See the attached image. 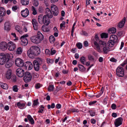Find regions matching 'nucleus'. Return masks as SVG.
<instances>
[{"label": "nucleus", "instance_id": "obj_33", "mask_svg": "<svg viewBox=\"0 0 127 127\" xmlns=\"http://www.w3.org/2000/svg\"><path fill=\"white\" fill-rule=\"evenodd\" d=\"M21 4L24 5H27L29 3V0H21Z\"/></svg>", "mask_w": 127, "mask_h": 127}, {"label": "nucleus", "instance_id": "obj_2", "mask_svg": "<svg viewBox=\"0 0 127 127\" xmlns=\"http://www.w3.org/2000/svg\"><path fill=\"white\" fill-rule=\"evenodd\" d=\"M13 57L12 54L8 53L4 54L1 53L0 54V64L3 65L5 64L7 60L11 59V57Z\"/></svg>", "mask_w": 127, "mask_h": 127}, {"label": "nucleus", "instance_id": "obj_39", "mask_svg": "<svg viewBox=\"0 0 127 127\" xmlns=\"http://www.w3.org/2000/svg\"><path fill=\"white\" fill-rule=\"evenodd\" d=\"M54 86L53 85H50L48 88V91L49 92H51L53 91L54 89Z\"/></svg>", "mask_w": 127, "mask_h": 127}, {"label": "nucleus", "instance_id": "obj_49", "mask_svg": "<svg viewBox=\"0 0 127 127\" xmlns=\"http://www.w3.org/2000/svg\"><path fill=\"white\" fill-rule=\"evenodd\" d=\"M71 112H72L78 113L79 112V110L77 109L72 108L71 109Z\"/></svg>", "mask_w": 127, "mask_h": 127}, {"label": "nucleus", "instance_id": "obj_25", "mask_svg": "<svg viewBox=\"0 0 127 127\" xmlns=\"http://www.w3.org/2000/svg\"><path fill=\"white\" fill-rule=\"evenodd\" d=\"M33 66L35 70L36 71H38L39 69L40 64L35 62H33Z\"/></svg>", "mask_w": 127, "mask_h": 127}, {"label": "nucleus", "instance_id": "obj_37", "mask_svg": "<svg viewBox=\"0 0 127 127\" xmlns=\"http://www.w3.org/2000/svg\"><path fill=\"white\" fill-rule=\"evenodd\" d=\"M31 10L32 11V14L34 15H36L37 13V12L35 8L33 6L31 7Z\"/></svg>", "mask_w": 127, "mask_h": 127}, {"label": "nucleus", "instance_id": "obj_5", "mask_svg": "<svg viewBox=\"0 0 127 127\" xmlns=\"http://www.w3.org/2000/svg\"><path fill=\"white\" fill-rule=\"evenodd\" d=\"M118 43L117 36L115 35H111L108 44L110 47H113L115 44Z\"/></svg>", "mask_w": 127, "mask_h": 127}, {"label": "nucleus", "instance_id": "obj_48", "mask_svg": "<svg viewBox=\"0 0 127 127\" xmlns=\"http://www.w3.org/2000/svg\"><path fill=\"white\" fill-rule=\"evenodd\" d=\"M15 29L16 30L20 32L21 27L18 25L16 26L15 27Z\"/></svg>", "mask_w": 127, "mask_h": 127}, {"label": "nucleus", "instance_id": "obj_31", "mask_svg": "<svg viewBox=\"0 0 127 127\" xmlns=\"http://www.w3.org/2000/svg\"><path fill=\"white\" fill-rule=\"evenodd\" d=\"M41 29L44 32H47L49 31V28L46 27L45 25H43L42 26Z\"/></svg>", "mask_w": 127, "mask_h": 127}, {"label": "nucleus", "instance_id": "obj_26", "mask_svg": "<svg viewBox=\"0 0 127 127\" xmlns=\"http://www.w3.org/2000/svg\"><path fill=\"white\" fill-rule=\"evenodd\" d=\"M33 62L40 65L42 63L43 60L41 58H38L36 59V60L34 61Z\"/></svg>", "mask_w": 127, "mask_h": 127}, {"label": "nucleus", "instance_id": "obj_11", "mask_svg": "<svg viewBox=\"0 0 127 127\" xmlns=\"http://www.w3.org/2000/svg\"><path fill=\"white\" fill-rule=\"evenodd\" d=\"M15 62L16 65L18 67H22L24 65L23 60L20 58L16 59L15 60Z\"/></svg>", "mask_w": 127, "mask_h": 127}, {"label": "nucleus", "instance_id": "obj_10", "mask_svg": "<svg viewBox=\"0 0 127 127\" xmlns=\"http://www.w3.org/2000/svg\"><path fill=\"white\" fill-rule=\"evenodd\" d=\"M123 119L121 117H119L115 120L114 121V124L116 127H118L122 124Z\"/></svg>", "mask_w": 127, "mask_h": 127}, {"label": "nucleus", "instance_id": "obj_32", "mask_svg": "<svg viewBox=\"0 0 127 127\" xmlns=\"http://www.w3.org/2000/svg\"><path fill=\"white\" fill-rule=\"evenodd\" d=\"M78 66L79 68V70L80 71L82 72H84L85 71L86 69L83 65L79 64L78 65Z\"/></svg>", "mask_w": 127, "mask_h": 127}, {"label": "nucleus", "instance_id": "obj_19", "mask_svg": "<svg viewBox=\"0 0 127 127\" xmlns=\"http://www.w3.org/2000/svg\"><path fill=\"white\" fill-rule=\"evenodd\" d=\"M29 10L27 8H26L25 10L22 11L21 12L22 16L24 17H26L29 15Z\"/></svg>", "mask_w": 127, "mask_h": 127}, {"label": "nucleus", "instance_id": "obj_62", "mask_svg": "<svg viewBox=\"0 0 127 127\" xmlns=\"http://www.w3.org/2000/svg\"><path fill=\"white\" fill-rule=\"evenodd\" d=\"M96 101H92L90 102L89 103V105H91L93 104H94L96 103Z\"/></svg>", "mask_w": 127, "mask_h": 127}, {"label": "nucleus", "instance_id": "obj_51", "mask_svg": "<svg viewBox=\"0 0 127 127\" xmlns=\"http://www.w3.org/2000/svg\"><path fill=\"white\" fill-rule=\"evenodd\" d=\"M47 63H52L54 61L52 59H47Z\"/></svg>", "mask_w": 127, "mask_h": 127}, {"label": "nucleus", "instance_id": "obj_60", "mask_svg": "<svg viewBox=\"0 0 127 127\" xmlns=\"http://www.w3.org/2000/svg\"><path fill=\"white\" fill-rule=\"evenodd\" d=\"M95 39L96 40L95 41H96L97 43V42L99 41V38L97 34H96L95 35ZM95 41L94 42H95Z\"/></svg>", "mask_w": 127, "mask_h": 127}, {"label": "nucleus", "instance_id": "obj_58", "mask_svg": "<svg viewBox=\"0 0 127 127\" xmlns=\"http://www.w3.org/2000/svg\"><path fill=\"white\" fill-rule=\"evenodd\" d=\"M111 107L113 109H115L116 108V106L115 104H112L111 106Z\"/></svg>", "mask_w": 127, "mask_h": 127}, {"label": "nucleus", "instance_id": "obj_64", "mask_svg": "<svg viewBox=\"0 0 127 127\" xmlns=\"http://www.w3.org/2000/svg\"><path fill=\"white\" fill-rule=\"evenodd\" d=\"M42 67L43 69L45 70H46L48 68V67L46 66V65L45 64L43 65Z\"/></svg>", "mask_w": 127, "mask_h": 127}, {"label": "nucleus", "instance_id": "obj_56", "mask_svg": "<svg viewBox=\"0 0 127 127\" xmlns=\"http://www.w3.org/2000/svg\"><path fill=\"white\" fill-rule=\"evenodd\" d=\"M110 60L111 62H116L117 61V59H115L113 57H112L110 58Z\"/></svg>", "mask_w": 127, "mask_h": 127}, {"label": "nucleus", "instance_id": "obj_28", "mask_svg": "<svg viewBox=\"0 0 127 127\" xmlns=\"http://www.w3.org/2000/svg\"><path fill=\"white\" fill-rule=\"evenodd\" d=\"M99 46L100 47V48L106 46V44L105 42L103 41L99 40V44H98Z\"/></svg>", "mask_w": 127, "mask_h": 127}, {"label": "nucleus", "instance_id": "obj_17", "mask_svg": "<svg viewBox=\"0 0 127 127\" xmlns=\"http://www.w3.org/2000/svg\"><path fill=\"white\" fill-rule=\"evenodd\" d=\"M7 44L5 42H2L0 43V48L3 50H6L7 48Z\"/></svg>", "mask_w": 127, "mask_h": 127}, {"label": "nucleus", "instance_id": "obj_23", "mask_svg": "<svg viewBox=\"0 0 127 127\" xmlns=\"http://www.w3.org/2000/svg\"><path fill=\"white\" fill-rule=\"evenodd\" d=\"M6 76V78L8 79H9L11 77V70L10 69L8 70Z\"/></svg>", "mask_w": 127, "mask_h": 127}, {"label": "nucleus", "instance_id": "obj_34", "mask_svg": "<svg viewBox=\"0 0 127 127\" xmlns=\"http://www.w3.org/2000/svg\"><path fill=\"white\" fill-rule=\"evenodd\" d=\"M49 40L50 43H53L55 41V39L54 36L52 35L50 36Z\"/></svg>", "mask_w": 127, "mask_h": 127}, {"label": "nucleus", "instance_id": "obj_43", "mask_svg": "<svg viewBox=\"0 0 127 127\" xmlns=\"http://www.w3.org/2000/svg\"><path fill=\"white\" fill-rule=\"evenodd\" d=\"M109 30V31H110L113 33H115L116 32V29L114 28H112L110 29Z\"/></svg>", "mask_w": 127, "mask_h": 127}, {"label": "nucleus", "instance_id": "obj_46", "mask_svg": "<svg viewBox=\"0 0 127 127\" xmlns=\"http://www.w3.org/2000/svg\"><path fill=\"white\" fill-rule=\"evenodd\" d=\"M33 5L35 6H37L38 4V1L37 0H33Z\"/></svg>", "mask_w": 127, "mask_h": 127}, {"label": "nucleus", "instance_id": "obj_14", "mask_svg": "<svg viewBox=\"0 0 127 127\" xmlns=\"http://www.w3.org/2000/svg\"><path fill=\"white\" fill-rule=\"evenodd\" d=\"M45 13L47 17L49 19L51 18L53 16V15L50 10L48 8H47L45 10Z\"/></svg>", "mask_w": 127, "mask_h": 127}, {"label": "nucleus", "instance_id": "obj_1", "mask_svg": "<svg viewBox=\"0 0 127 127\" xmlns=\"http://www.w3.org/2000/svg\"><path fill=\"white\" fill-rule=\"evenodd\" d=\"M40 52V49L38 47L32 46L28 50L27 54L30 58H32L35 56L39 55Z\"/></svg>", "mask_w": 127, "mask_h": 127}, {"label": "nucleus", "instance_id": "obj_35", "mask_svg": "<svg viewBox=\"0 0 127 127\" xmlns=\"http://www.w3.org/2000/svg\"><path fill=\"white\" fill-rule=\"evenodd\" d=\"M25 104L24 103H21L19 102L17 103V105L18 107L20 109L23 108L25 106Z\"/></svg>", "mask_w": 127, "mask_h": 127}, {"label": "nucleus", "instance_id": "obj_21", "mask_svg": "<svg viewBox=\"0 0 127 127\" xmlns=\"http://www.w3.org/2000/svg\"><path fill=\"white\" fill-rule=\"evenodd\" d=\"M36 37L37 40H39L38 41L39 43H40L41 41H42L43 39V36L42 34L38 31L37 32Z\"/></svg>", "mask_w": 127, "mask_h": 127}, {"label": "nucleus", "instance_id": "obj_6", "mask_svg": "<svg viewBox=\"0 0 127 127\" xmlns=\"http://www.w3.org/2000/svg\"><path fill=\"white\" fill-rule=\"evenodd\" d=\"M32 79V76L31 74L29 72H26L23 77L24 82L26 83L29 82L31 81Z\"/></svg>", "mask_w": 127, "mask_h": 127}, {"label": "nucleus", "instance_id": "obj_24", "mask_svg": "<svg viewBox=\"0 0 127 127\" xmlns=\"http://www.w3.org/2000/svg\"><path fill=\"white\" fill-rule=\"evenodd\" d=\"M5 10L2 7H0V16H3L5 14Z\"/></svg>", "mask_w": 127, "mask_h": 127}, {"label": "nucleus", "instance_id": "obj_50", "mask_svg": "<svg viewBox=\"0 0 127 127\" xmlns=\"http://www.w3.org/2000/svg\"><path fill=\"white\" fill-rule=\"evenodd\" d=\"M13 91L16 92L18 91V89L17 88V86L16 85H14L13 87Z\"/></svg>", "mask_w": 127, "mask_h": 127}, {"label": "nucleus", "instance_id": "obj_13", "mask_svg": "<svg viewBox=\"0 0 127 127\" xmlns=\"http://www.w3.org/2000/svg\"><path fill=\"white\" fill-rule=\"evenodd\" d=\"M51 9L54 16H56L58 14V10L56 6L54 4L52 5L51 6Z\"/></svg>", "mask_w": 127, "mask_h": 127}, {"label": "nucleus", "instance_id": "obj_40", "mask_svg": "<svg viewBox=\"0 0 127 127\" xmlns=\"http://www.w3.org/2000/svg\"><path fill=\"white\" fill-rule=\"evenodd\" d=\"M39 103L38 102V99H37L33 101L32 106L34 107L35 106H36Z\"/></svg>", "mask_w": 127, "mask_h": 127}, {"label": "nucleus", "instance_id": "obj_52", "mask_svg": "<svg viewBox=\"0 0 127 127\" xmlns=\"http://www.w3.org/2000/svg\"><path fill=\"white\" fill-rule=\"evenodd\" d=\"M81 34L85 36H87L88 35V33L85 31H82L81 32Z\"/></svg>", "mask_w": 127, "mask_h": 127}, {"label": "nucleus", "instance_id": "obj_4", "mask_svg": "<svg viewBox=\"0 0 127 127\" xmlns=\"http://www.w3.org/2000/svg\"><path fill=\"white\" fill-rule=\"evenodd\" d=\"M94 45L95 46L97 50L100 53L103 52L105 54H107L108 52L111 51L109 47L106 46L100 48V47L98 45L96 41L94 42Z\"/></svg>", "mask_w": 127, "mask_h": 127}, {"label": "nucleus", "instance_id": "obj_22", "mask_svg": "<svg viewBox=\"0 0 127 127\" xmlns=\"http://www.w3.org/2000/svg\"><path fill=\"white\" fill-rule=\"evenodd\" d=\"M126 21V18L124 17L122 21L118 24V27L121 28L123 27L124 26Z\"/></svg>", "mask_w": 127, "mask_h": 127}, {"label": "nucleus", "instance_id": "obj_7", "mask_svg": "<svg viewBox=\"0 0 127 127\" xmlns=\"http://www.w3.org/2000/svg\"><path fill=\"white\" fill-rule=\"evenodd\" d=\"M116 74L119 77H123L124 75V70L122 67H118L116 69Z\"/></svg>", "mask_w": 127, "mask_h": 127}, {"label": "nucleus", "instance_id": "obj_30", "mask_svg": "<svg viewBox=\"0 0 127 127\" xmlns=\"http://www.w3.org/2000/svg\"><path fill=\"white\" fill-rule=\"evenodd\" d=\"M27 117L28 120L32 124H33L34 123V120L30 115H28Z\"/></svg>", "mask_w": 127, "mask_h": 127}, {"label": "nucleus", "instance_id": "obj_41", "mask_svg": "<svg viewBox=\"0 0 127 127\" xmlns=\"http://www.w3.org/2000/svg\"><path fill=\"white\" fill-rule=\"evenodd\" d=\"M101 37L102 38H106L108 37V34L105 33H102L101 34Z\"/></svg>", "mask_w": 127, "mask_h": 127}, {"label": "nucleus", "instance_id": "obj_45", "mask_svg": "<svg viewBox=\"0 0 127 127\" xmlns=\"http://www.w3.org/2000/svg\"><path fill=\"white\" fill-rule=\"evenodd\" d=\"M16 76L15 75H12L11 76V78L13 82H15L16 81Z\"/></svg>", "mask_w": 127, "mask_h": 127}, {"label": "nucleus", "instance_id": "obj_20", "mask_svg": "<svg viewBox=\"0 0 127 127\" xmlns=\"http://www.w3.org/2000/svg\"><path fill=\"white\" fill-rule=\"evenodd\" d=\"M32 23L33 25L34 29L35 30H37L38 28V23L36 20L35 19H33L32 21Z\"/></svg>", "mask_w": 127, "mask_h": 127}, {"label": "nucleus", "instance_id": "obj_61", "mask_svg": "<svg viewBox=\"0 0 127 127\" xmlns=\"http://www.w3.org/2000/svg\"><path fill=\"white\" fill-rule=\"evenodd\" d=\"M126 64H127V59H126L124 61L123 63H122L121 64V65L122 66H124Z\"/></svg>", "mask_w": 127, "mask_h": 127}, {"label": "nucleus", "instance_id": "obj_29", "mask_svg": "<svg viewBox=\"0 0 127 127\" xmlns=\"http://www.w3.org/2000/svg\"><path fill=\"white\" fill-rule=\"evenodd\" d=\"M0 86L3 89H7L8 88L7 85L6 83L2 82H0Z\"/></svg>", "mask_w": 127, "mask_h": 127}, {"label": "nucleus", "instance_id": "obj_18", "mask_svg": "<svg viewBox=\"0 0 127 127\" xmlns=\"http://www.w3.org/2000/svg\"><path fill=\"white\" fill-rule=\"evenodd\" d=\"M8 59L7 60L5 64V66L7 68H9L13 65L14 62L11 60Z\"/></svg>", "mask_w": 127, "mask_h": 127}, {"label": "nucleus", "instance_id": "obj_38", "mask_svg": "<svg viewBox=\"0 0 127 127\" xmlns=\"http://www.w3.org/2000/svg\"><path fill=\"white\" fill-rule=\"evenodd\" d=\"M80 61L83 64H85V62L86 61V58L83 56L80 59Z\"/></svg>", "mask_w": 127, "mask_h": 127}, {"label": "nucleus", "instance_id": "obj_44", "mask_svg": "<svg viewBox=\"0 0 127 127\" xmlns=\"http://www.w3.org/2000/svg\"><path fill=\"white\" fill-rule=\"evenodd\" d=\"M88 58L89 60L93 61L94 60V57L91 55L90 54L88 55Z\"/></svg>", "mask_w": 127, "mask_h": 127}, {"label": "nucleus", "instance_id": "obj_15", "mask_svg": "<svg viewBox=\"0 0 127 127\" xmlns=\"http://www.w3.org/2000/svg\"><path fill=\"white\" fill-rule=\"evenodd\" d=\"M11 28V24L9 21L6 22L4 24V30L7 31H10Z\"/></svg>", "mask_w": 127, "mask_h": 127}, {"label": "nucleus", "instance_id": "obj_57", "mask_svg": "<svg viewBox=\"0 0 127 127\" xmlns=\"http://www.w3.org/2000/svg\"><path fill=\"white\" fill-rule=\"evenodd\" d=\"M41 86L40 84L39 83H37L35 85V87L36 89L40 88Z\"/></svg>", "mask_w": 127, "mask_h": 127}, {"label": "nucleus", "instance_id": "obj_9", "mask_svg": "<svg viewBox=\"0 0 127 127\" xmlns=\"http://www.w3.org/2000/svg\"><path fill=\"white\" fill-rule=\"evenodd\" d=\"M16 73L18 76L21 77L24 76V74L25 73V71L23 69L19 68L16 69Z\"/></svg>", "mask_w": 127, "mask_h": 127}, {"label": "nucleus", "instance_id": "obj_16", "mask_svg": "<svg viewBox=\"0 0 127 127\" xmlns=\"http://www.w3.org/2000/svg\"><path fill=\"white\" fill-rule=\"evenodd\" d=\"M24 66L25 67L26 69L28 70H30L32 68L33 66L32 63L29 62H27L24 63Z\"/></svg>", "mask_w": 127, "mask_h": 127}, {"label": "nucleus", "instance_id": "obj_47", "mask_svg": "<svg viewBox=\"0 0 127 127\" xmlns=\"http://www.w3.org/2000/svg\"><path fill=\"white\" fill-rule=\"evenodd\" d=\"M77 47L79 49H81L82 47V45L81 43H80L79 42L77 43L76 44Z\"/></svg>", "mask_w": 127, "mask_h": 127}, {"label": "nucleus", "instance_id": "obj_3", "mask_svg": "<svg viewBox=\"0 0 127 127\" xmlns=\"http://www.w3.org/2000/svg\"><path fill=\"white\" fill-rule=\"evenodd\" d=\"M38 22L41 24L43 23L46 25H48L50 23V20L47 17L46 15L43 16L42 15H39L38 17Z\"/></svg>", "mask_w": 127, "mask_h": 127}, {"label": "nucleus", "instance_id": "obj_59", "mask_svg": "<svg viewBox=\"0 0 127 127\" xmlns=\"http://www.w3.org/2000/svg\"><path fill=\"white\" fill-rule=\"evenodd\" d=\"M53 48L51 49V55H53L55 54L56 52V51L54 50H53Z\"/></svg>", "mask_w": 127, "mask_h": 127}, {"label": "nucleus", "instance_id": "obj_55", "mask_svg": "<svg viewBox=\"0 0 127 127\" xmlns=\"http://www.w3.org/2000/svg\"><path fill=\"white\" fill-rule=\"evenodd\" d=\"M65 22L63 21L62 22V23H61L60 25V27L61 29H62L63 27H65Z\"/></svg>", "mask_w": 127, "mask_h": 127}, {"label": "nucleus", "instance_id": "obj_36", "mask_svg": "<svg viewBox=\"0 0 127 127\" xmlns=\"http://www.w3.org/2000/svg\"><path fill=\"white\" fill-rule=\"evenodd\" d=\"M22 52V50L21 47L18 48L16 51V54H21Z\"/></svg>", "mask_w": 127, "mask_h": 127}, {"label": "nucleus", "instance_id": "obj_63", "mask_svg": "<svg viewBox=\"0 0 127 127\" xmlns=\"http://www.w3.org/2000/svg\"><path fill=\"white\" fill-rule=\"evenodd\" d=\"M38 10L40 12H42L43 11L42 7L41 6H39V7Z\"/></svg>", "mask_w": 127, "mask_h": 127}, {"label": "nucleus", "instance_id": "obj_53", "mask_svg": "<svg viewBox=\"0 0 127 127\" xmlns=\"http://www.w3.org/2000/svg\"><path fill=\"white\" fill-rule=\"evenodd\" d=\"M89 113L90 115L92 116H93L95 115V113L94 112V111L92 110L90 111Z\"/></svg>", "mask_w": 127, "mask_h": 127}, {"label": "nucleus", "instance_id": "obj_27", "mask_svg": "<svg viewBox=\"0 0 127 127\" xmlns=\"http://www.w3.org/2000/svg\"><path fill=\"white\" fill-rule=\"evenodd\" d=\"M31 41L32 42L35 43H39L38 41L39 40H37L36 36H34L31 37Z\"/></svg>", "mask_w": 127, "mask_h": 127}, {"label": "nucleus", "instance_id": "obj_54", "mask_svg": "<svg viewBox=\"0 0 127 127\" xmlns=\"http://www.w3.org/2000/svg\"><path fill=\"white\" fill-rule=\"evenodd\" d=\"M45 52L47 55H50V52L49 49H46L45 50Z\"/></svg>", "mask_w": 127, "mask_h": 127}, {"label": "nucleus", "instance_id": "obj_12", "mask_svg": "<svg viewBox=\"0 0 127 127\" xmlns=\"http://www.w3.org/2000/svg\"><path fill=\"white\" fill-rule=\"evenodd\" d=\"M16 46L15 44L11 41H10L7 43V48L10 51L14 50L15 49Z\"/></svg>", "mask_w": 127, "mask_h": 127}, {"label": "nucleus", "instance_id": "obj_42", "mask_svg": "<svg viewBox=\"0 0 127 127\" xmlns=\"http://www.w3.org/2000/svg\"><path fill=\"white\" fill-rule=\"evenodd\" d=\"M44 107L43 105H41L40 106L39 108V110L38 111V112L39 113H42L43 111Z\"/></svg>", "mask_w": 127, "mask_h": 127}, {"label": "nucleus", "instance_id": "obj_8", "mask_svg": "<svg viewBox=\"0 0 127 127\" xmlns=\"http://www.w3.org/2000/svg\"><path fill=\"white\" fill-rule=\"evenodd\" d=\"M28 36V34H26L22 36L20 38V39L22 42V44L24 46H26L28 44V40L26 38V37Z\"/></svg>", "mask_w": 127, "mask_h": 127}]
</instances>
